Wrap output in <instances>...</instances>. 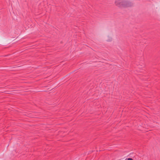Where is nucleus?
Returning a JSON list of instances; mask_svg holds the SVG:
<instances>
[{
  "instance_id": "1",
  "label": "nucleus",
  "mask_w": 160,
  "mask_h": 160,
  "mask_svg": "<svg viewBox=\"0 0 160 160\" xmlns=\"http://www.w3.org/2000/svg\"><path fill=\"white\" fill-rule=\"evenodd\" d=\"M115 5L119 7H125L131 5V2L127 0H116Z\"/></svg>"
},
{
  "instance_id": "2",
  "label": "nucleus",
  "mask_w": 160,
  "mask_h": 160,
  "mask_svg": "<svg viewBox=\"0 0 160 160\" xmlns=\"http://www.w3.org/2000/svg\"><path fill=\"white\" fill-rule=\"evenodd\" d=\"M112 32H107L103 37L104 40L108 42H111L113 41Z\"/></svg>"
},
{
  "instance_id": "3",
  "label": "nucleus",
  "mask_w": 160,
  "mask_h": 160,
  "mask_svg": "<svg viewBox=\"0 0 160 160\" xmlns=\"http://www.w3.org/2000/svg\"><path fill=\"white\" fill-rule=\"evenodd\" d=\"M127 160H133V159L132 158H128Z\"/></svg>"
}]
</instances>
